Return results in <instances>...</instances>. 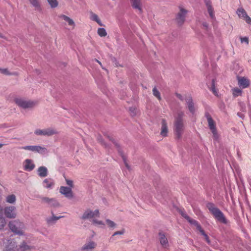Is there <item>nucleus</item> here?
I'll list each match as a JSON object with an SVG mask.
<instances>
[{"label":"nucleus","instance_id":"nucleus-50","mask_svg":"<svg viewBox=\"0 0 251 251\" xmlns=\"http://www.w3.org/2000/svg\"><path fill=\"white\" fill-rule=\"evenodd\" d=\"M176 96L177 98H178L179 99H180L181 100H183L182 96L180 94H176Z\"/></svg>","mask_w":251,"mask_h":251},{"label":"nucleus","instance_id":"nucleus-13","mask_svg":"<svg viewBox=\"0 0 251 251\" xmlns=\"http://www.w3.org/2000/svg\"><path fill=\"white\" fill-rule=\"evenodd\" d=\"M97 246V243L92 241H87L81 247V251H87L88 250H91L95 249Z\"/></svg>","mask_w":251,"mask_h":251},{"label":"nucleus","instance_id":"nucleus-49","mask_svg":"<svg viewBox=\"0 0 251 251\" xmlns=\"http://www.w3.org/2000/svg\"><path fill=\"white\" fill-rule=\"evenodd\" d=\"M180 213L182 216L184 217L185 219H189V216L187 215V214L183 210H180Z\"/></svg>","mask_w":251,"mask_h":251},{"label":"nucleus","instance_id":"nucleus-22","mask_svg":"<svg viewBox=\"0 0 251 251\" xmlns=\"http://www.w3.org/2000/svg\"><path fill=\"white\" fill-rule=\"evenodd\" d=\"M186 103L188 105V107L189 111L192 113H194L195 110V106L194 103L193 102L192 99L191 98H189L186 100Z\"/></svg>","mask_w":251,"mask_h":251},{"label":"nucleus","instance_id":"nucleus-10","mask_svg":"<svg viewBox=\"0 0 251 251\" xmlns=\"http://www.w3.org/2000/svg\"><path fill=\"white\" fill-rule=\"evenodd\" d=\"M208 126L213 134V138L214 140H217L218 134L215 126V123L210 116H207Z\"/></svg>","mask_w":251,"mask_h":251},{"label":"nucleus","instance_id":"nucleus-55","mask_svg":"<svg viewBox=\"0 0 251 251\" xmlns=\"http://www.w3.org/2000/svg\"><path fill=\"white\" fill-rule=\"evenodd\" d=\"M0 37H2V36H1V35H0Z\"/></svg>","mask_w":251,"mask_h":251},{"label":"nucleus","instance_id":"nucleus-45","mask_svg":"<svg viewBox=\"0 0 251 251\" xmlns=\"http://www.w3.org/2000/svg\"><path fill=\"white\" fill-rule=\"evenodd\" d=\"M241 42L242 43H245L247 45L249 44V38L247 37H240Z\"/></svg>","mask_w":251,"mask_h":251},{"label":"nucleus","instance_id":"nucleus-48","mask_svg":"<svg viewBox=\"0 0 251 251\" xmlns=\"http://www.w3.org/2000/svg\"><path fill=\"white\" fill-rule=\"evenodd\" d=\"M67 184L69 186V187L71 188L73 186V181L71 180L66 179Z\"/></svg>","mask_w":251,"mask_h":251},{"label":"nucleus","instance_id":"nucleus-21","mask_svg":"<svg viewBox=\"0 0 251 251\" xmlns=\"http://www.w3.org/2000/svg\"><path fill=\"white\" fill-rule=\"evenodd\" d=\"M63 217H64L63 216H55L52 214V216L47 218L46 221L48 224H52L55 223L58 220Z\"/></svg>","mask_w":251,"mask_h":251},{"label":"nucleus","instance_id":"nucleus-38","mask_svg":"<svg viewBox=\"0 0 251 251\" xmlns=\"http://www.w3.org/2000/svg\"><path fill=\"white\" fill-rule=\"evenodd\" d=\"M125 232V230L124 229H123L122 230H120V231H116L112 235V236L110 237V240H112V241H113L114 240V237L116 235H123L124 234Z\"/></svg>","mask_w":251,"mask_h":251},{"label":"nucleus","instance_id":"nucleus-34","mask_svg":"<svg viewBox=\"0 0 251 251\" xmlns=\"http://www.w3.org/2000/svg\"><path fill=\"white\" fill-rule=\"evenodd\" d=\"M6 224V221L5 218L2 215H0V230L3 229Z\"/></svg>","mask_w":251,"mask_h":251},{"label":"nucleus","instance_id":"nucleus-42","mask_svg":"<svg viewBox=\"0 0 251 251\" xmlns=\"http://www.w3.org/2000/svg\"><path fill=\"white\" fill-rule=\"evenodd\" d=\"M199 231L201 233V234L204 236V237L205 238V240L206 241V242L208 244H210V240H209L207 235L204 232V230L201 228Z\"/></svg>","mask_w":251,"mask_h":251},{"label":"nucleus","instance_id":"nucleus-47","mask_svg":"<svg viewBox=\"0 0 251 251\" xmlns=\"http://www.w3.org/2000/svg\"><path fill=\"white\" fill-rule=\"evenodd\" d=\"M244 19L246 21L247 24L250 25L251 24V18L248 15L246 16Z\"/></svg>","mask_w":251,"mask_h":251},{"label":"nucleus","instance_id":"nucleus-19","mask_svg":"<svg viewBox=\"0 0 251 251\" xmlns=\"http://www.w3.org/2000/svg\"><path fill=\"white\" fill-rule=\"evenodd\" d=\"M38 176L41 177H45L48 175L47 168L45 166H41L37 170Z\"/></svg>","mask_w":251,"mask_h":251},{"label":"nucleus","instance_id":"nucleus-17","mask_svg":"<svg viewBox=\"0 0 251 251\" xmlns=\"http://www.w3.org/2000/svg\"><path fill=\"white\" fill-rule=\"evenodd\" d=\"M159 240L163 248L167 249L169 247L168 239L164 233L161 232L159 233Z\"/></svg>","mask_w":251,"mask_h":251},{"label":"nucleus","instance_id":"nucleus-26","mask_svg":"<svg viewBox=\"0 0 251 251\" xmlns=\"http://www.w3.org/2000/svg\"><path fill=\"white\" fill-rule=\"evenodd\" d=\"M30 3L34 7L36 10L39 11L41 10V4L39 0H34Z\"/></svg>","mask_w":251,"mask_h":251},{"label":"nucleus","instance_id":"nucleus-3","mask_svg":"<svg viewBox=\"0 0 251 251\" xmlns=\"http://www.w3.org/2000/svg\"><path fill=\"white\" fill-rule=\"evenodd\" d=\"M184 113L179 112L176 117L175 122V132L177 139H180L182 135L184 130V125L182 121V117Z\"/></svg>","mask_w":251,"mask_h":251},{"label":"nucleus","instance_id":"nucleus-7","mask_svg":"<svg viewBox=\"0 0 251 251\" xmlns=\"http://www.w3.org/2000/svg\"><path fill=\"white\" fill-rule=\"evenodd\" d=\"M3 213L5 216L9 219H15L17 215L16 207L12 205L5 207Z\"/></svg>","mask_w":251,"mask_h":251},{"label":"nucleus","instance_id":"nucleus-24","mask_svg":"<svg viewBox=\"0 0 251 251\" xmlns=\"http://www.w3.org/2000/svg\"><path fill=\"white\" fill-rule=\"evenodd\" d=\"M35 152H38L41 154H45L48 152L47 149L41 146H35Z\"/></svg>","mask_w":251,"mask_h":251},{"label":"nucleus","instance_id":"nucleus-30","mask_svg":"<svg viewBox=\"0 0 251 251\" xmlns=\"http://www.w3.org/2000/svg\"><path fill=\"white\" fill-rule=\"evenodd\" d=\"M187 220L192 225H195L197 228L198 229V230H201L202 228L201 226V225L199 224V223L196 221L194 219H193L192 218H191L190 217H189V219H187Z\"/></svg>","mask_w":251,"mask_h":251},{"label":"nucleus","instance_id":"nucleus-2","mask_svg":"<svg viewBox=\"0 0 251 251\" xmlns=\"http://www.w3.org/2000/svg\"><path fill=\"white\" fill-rule=\"evenodd\" d=\"M8 226L10 229L15 234L19 235H25V225L19 220H17L9 222Z\"/></svg>","mask_w":251,"mask_h":251},{"label":"nucleus","instance_id":"nucleus-27","mask_svg":"<svg viewBox=\"0 0 251 251\" xmlns=\"http://www.w3.org/2000/svg\"><path fill=\"white\" fill-rule=\"evenodd\" d=\"M90 18L92 20L97 22L100 26L103 25L101 21L100 20L97 14L92 12L91 13Z\"/></svg>","mask_w":251,"mask_h":251},{"label":"nucleus","instance_id":"nucleus-52","mask_svg":"<svg viewBox=\"0 0 251 251\" xmlns=\"http://www.w3.org/2000/svg\"><path fill=\"white\" fill-rule=\"evenodd\" d=\"M237 114H238V115L239 117H240L241 118H243V114H240V113H238Z\"/></svg>","mask_w":251,"mask_h":251},{"label":"nucleus","instance_id":"nucleus-40","mask_svg":"<svg viewBox=\"0 0 251 251\" xmlns=\"http://www.w3.org/2000/svg\"><path fill=\"white\" fill-rule=\"evenodd\" d=\"M48 1L52 8H55L58 5L57 0H48Z\"/></svg>","mask_w":251,"mask_h":251},{"label":"nucleus","instance_id":"nucleus-41","mask_svg":"<svg viewBox=\"0 0 251 251\" xmlns=\"http://www.w3.org/2000/svg\"><path fill=\"white\" fill-rule=\"evenodd\" d=\"M152 92H153V95L156 97L159 100H161V97H160V93L157 90V89L154 87L153 90H152Z\"/></svg>","mask_w":251,"mask_h":251},{"label":"nucleus","instance_id":"nucleus-43","mask_svg":"<svg viewBox=\"0 0 251 251\" xmlns=\"http://www.w3.org/2000/svg\"><path fill=\"white\" fill-rule=\"evenodd\" d=\"M52 200L49 203L50 206L57 207L59 206V203L55 199L52 198Z\"/></svg>","mask_w":251,"mask_h":251},{"label":"nucleus","instance_id":"nucleus-4","mask_svg":"<svg viewBox=\"0 0 251 251\" xmlns=\"http://www.w3.org/2000/svg\"><path fill=\"white\" fill-rule=\"evenodd\" d=\"M14 101L19 107L24 109L32 108L36 105L35 101L23 98H16Z\"/></svg>","mask_w":251,"mask_h":251},{"label":"nucleus","instance_id":"nucleus-36","mask_svg":"<svg viewBox=\"0 0 251 251\" xmlns=\"http://www.w3.org/2000/svg\"><path fill=\"white\" fill-rule=\"evenodd\" d=\"M92 223L94 225L99 226L100 227H103L104 226V224L102 221L98 220L95 219L92 220Z\"/></svg>","mask_w":251,"mask_h":251},{"label":"nucleus","instance_id":"nucleus-29","mask_svg":"<svg viewBox=\"0 0 251 251\" xmlns=\"http://www.w3.org/2000/svg\"><path fill=\"white\" fill-rule=\"evenodd\" d=\"M236 13L239 18L243 19L247 15L246 11L243 8H239L237 10Z\"/></svg>","mask_w":251,"mask_h":251},{"label":"nucleus","instance_id":"nucleus-20","mask_svg":"<svg viewBox=\"0 0 251 251\" xmlns=\"http://www.w3.org/2000/svg\"><path fill=\"white\" fill-rule=\"evenodd\" d=\"M205 5L206 6L208 12L209 14L210 17L213 19L214 18L213 9L211 6V2L210 0H205L204 1Z\"/></svg>","mask_w":251,"mask_h":251},{"label":"nucleus","instance_id":"nucleus-16","mask_svg":"<svg viewBox=\"0 0 251 251\" xmlns=\"http://www.w3.org/2000/svg\"><path fill=\"white\" fill-rule=\"evenodd\" d=\"M60 193L67 198H71L73 197V193L70 187L61 186L60 188Z\"/></svg>","mask_w":251,"mask_h":251},{"label":"nucleus","instance_id":"nucleus-53","mask_svg":"<svg viewBox=\"0 0 251 251\" xmlns=\"http://www.w3.org/2000/svg\"><path fill=\"white\" fill-rule=\"evenodd\" d=\"M5 145V144H4L0 143V149L1 148Z\"/></svg>","mask_w":251,"mask_h":251},{"label":"nucleus","instance_id":"nucleus-11","mask_svg":"<svg viewBox=\"0 0 251 251\" xmlns=\"http://www.w3.org/2000/svg\"><path fill=\"white\" fill-rule=\"evenodd\" d=\"M237 80L239 86L242 89L246 88L250 86V81L246 77L238 76Z\"/></svg>","mask_w":251,"mask_h":251},{"label":"nucleus","instance_id":"nucleus-9","mask_svg":"<svg viewBox=\"0 0 251 251\" xmlns=\"http://www.w3.org/2000/svg\"><path fill=\"white\" fill-rule=\"evenodd\" d=\"M34 133L38 136H50L56 134L57 131L52 128H48L43 129H37L35 130Z\"/></svg>","mask_w":251,"mask_h":251},{"label":"nucleus","instance_id":"nucleus-14","mask_svg":"<svg viewBox=\"0 0 251 251\" xmlns=\"http://www.w3.org/2000/svg\"><path fill=\"white\" fill-rule=\"evenodd\" d=\"M160 135L162 137H166L168 133V127L166 120L162 119L161 122Z\"/></svg>","mask_w":251,"mask_h":251},{"label":"nucleus","instance_id":"nucleus-1","mask_svg":"<svg viewBox=\"0 0 251 251\" xmlns=\"http://www.w3.org/2000/svg\"><path fill=\"white\" fill-rule=\"evenodd\" d=\"M206 206L211 214L217 222L225 225H228L229 224V220L226 218L223 212L214 203L208 202Z\"/></svg>","mask_w":251,"mask_h":251},{"label":"nucleus","instance_id":"nucleus-23","mask_svg":"<svg viewBox=\"0 0 251 251\" xmlns=\"http://www.w3.org/2000/svg\"><path fill=\"white\" fill-rule=\"evenodd\" d=\"M60 18L63 19L66 22H67L69 25L72 26L73 28H74L75 27V22H74V21L72 19L70 18L69 17L66 16V15H61Z\"/></svg>","mask_w":251,"mask_h":251},{"label":"nucleus","instance_id":"nucleus-5","mask_svg":"<svg viewBox=\"0 0 251 251\" xmlns=\"http://www.w3.org/2000/svg\"><path fill=\"white\" fill-rule=\"evenodd\" d=\"M0 245L3 247V251H15V242L8 238H4L3 236H0Z\"/></svg>","mask_w":251,"mask_h":251},{"label":"nucleus","instance_id":"nucleus-12","mask_svg":"<svg viewBox=\"0 0 251 251\" xmlns=\"http://www.w3.org/2000/svg\"><path fill=\"white\" fill-rule=\"evenodd\" d=\"M35 167V165L33 161L30 159H26L23 162V168L26 171L30 172L32 171Z\"/></svg>","mask_w":251,"mask_h":251},{"label":"nucleus","instance_id":"nucleus-51","mask_svg":"<svg viewBox=\"0 0 251 251\" xmlns=\"http://www.w3.org/2000/svg\"><path fill=\"white\" fill-rule=\"evenodd\" d=\"M202 25L206 28H207V27H208V24L206 23H203Z\"/></svg>","mask_w":251,"mask_h":251},{"label":"nucleus","instance_id":"nucleus-32","mask_svg":"<svg viewBox=\"0 0 251 251\" xmlns=\"http://www.w3.org/2000/svg\"><path fill=\"white\" fill-rule=\"evenodd\" d=\"M232 94L234 97H237L241 96L242 94V91L238 88H234L232 89Z\"/></svg>","mask_w":251,"mask_h":251},{"label":"nucleus","instance_id":"nucleus-18","mask_svg":"<svg viewBox=\"0 0 251 251\" xmlns=\"http://www.w3.org/2000/svg\"><path fill=\"white\" fill-rule=\"evenodd\" d=\"M131 5L134 9H137L141 13L143 11L141 0H130Z\"/></svg>","mask_w":251,"mask_h":251},{"label":"nucleus","instance_id":"nucleus-46","mask_svg":"<svg viewBox=\"0 0 251 251\" xmlns=\"http://www.w3.org/2000/svg\"><path fill=\"white\" fill-rule=\"evenodd\" d=\"M50 201L52 200V198H49L48 197H43L42 198V201L43 202L47 203L49 204V202H50Z\"/></svg>","mask_w":251,"mask_h":251},{"label":"nucleus","instance_id":"nucleus-35","mask_svg":"<svg viewBox=\"0 0 251 251\" xmlns=\"http://www.w3.org/2000/svg\"><path fill=\"white\" fill-rule=\"evenodd\" d=\"M19 149L35 152V146H26L24 147H19Z\"/></svg>","mask_w":251,"mask_h":251},{"label":"nucleus","instance_id":"nucleus-25","mask_svg":"<svg viewBox=\"0 0 251 251\" xmlns=\"http://www.w3.org/2000/svg\"><path fill=\"white\" fill-rule=\"evenodd\" d=\"M16 201V196L14 194H11L7 196L5 198L6 202L10 204H14Z\"/></svg>","mask_w":251,"mask_h":251},{"label":"nucleus","instance_id":"nucleus-31","mask_svg":"<svg viewBox=\"0 0 251 251\" xmlns=\"http://www.w3.org/2000/svg\"><path fill=\"white\" fill-rule=\"evenodd\" d=\"M115 146L117 147L118 151L119 154H120V155L121 156V157H122L123 161H124V163L125 164V165L126 166V167H127V169H129V166L126 162V156L124 155L123 152L122 151L121 149L119 148V146L118 145V144H115Z\"/></svg>","mask_w":251,"mask_h":251},{"label":"nucleus","instance_id":"nucleus-6","mask_svg":"<svg viewBox=\"0 0 251 251\" xmlns=\"http://www.w3.org/2000/svg\"><path fill=\"white\" fill-rule=\"evenodd\" d=\"M178 8L179 11L176 16V20L179 25H182L185 21V17L188 11L184 8L182 5H179Z\"/></svg>","mask_w":251,"mask_h":251},{"label":"nucleus","instance_id":"nucleus-54","mask_svg":"<svg viewBox=\"0 0 251 251\" xmlns=\"http://www.w3.org/2000/svg\"><path fill=\"white\" fill-rule=\"evenodd\" d=\"M96 61H97V62H98L100 64V65H101V63H100V61H99L98 60H96Z\"/></svg>","mask_w":251,"mask_h":251},{"label":"nucleus","instance_id":"nucleus-44","mask_svg":"<svg viewBox=\"0 0 251 251\" xmlns=\"http://www.w3.org/2000/svg\"><path fill=\"white\" fill-rule=\"evenodd\" d=\"M210 90L212 91V92L214 94H215V95L217 94V91L216 90V88H215V86L214 79L212 80L211 86L210 87Z\"/></svg>","mask_w":251,"mask_h":251},{"label":"nucleus","instance_id":"nucleus-28","mask_svg":"<svg viewBox=\"0 0 251 251\" xmlns=\"http://www.w3.org/2000/svg\"><path fill=\"white\" fill-rule=\"evenodd\" d=\"M33 248V247L28 245L25 242H23L20 245V249L22 251H27Z\"/></svg>","mask_w":251,"mask_h":251},{"label":"nucleus","instance_id":"nucleus-39","mask_svg":"<svg viewBox=\"0 0 251 251\" xmlns=\"http://www.w3.org/2000/svg\"><path fill=\"white\" fill-rule=\"evenodd\" d=\"M106 223L109 227L112 228H115L116 226V224L113 221L109 219L106 220Z\"/></svg>","mask_w":251,"mask_h":251},{"label":"nucleus","instance_id":"nucleus-8","mask_svg":"<svg viewBox=\"0 0 251 251\" xmlns=\"http://www.w3.org/2000/svg\"><path fill=\"white\" fill-rule=\"evenodd\" d=\"M99 216L100 213L99 210L96 209L93 211L88 209L84 212L80 218L83 220L92 219H94L96 217H99Z\"/></svg>","mask_w":251,"mask_h":251},{"label":"nucleus","instance_id":"nucleus-37","mask_svg":"<svg viewBox=\"0 0 251 251\" xmlns=\"http://www.w3.org/2000/svg\"><path fill=\"white\" fill-rule=\"evenodd\" d=\"M98 34L100 37H105L107 35V32L104 28H99L98 29Z\"/></svg>","mask_w":251,"mask_h":251},{"label":"nucleus","instance_id":"nucleus-15","mask_svg":"<svg viewBox=\"0 0 251 251\" xmlns=\"http://www.w3.org/2000/svg\"><path fill=\"white\" fill-rule=\"evenodd\" d=\"M43 186L48 189H52L54 187V180L51 178L45 179L42 182Z\"/></svg>","mask_w":251,"mask_h":251},{"label":"nucleus","instance_id":"nucleus-33","mask_svg":"<svg viewBox=\"0 0 251 251\" xmlns=\"http://www.w3.org/2000/svg\"><path fill=\"white\" fill-rule=\"evenodd\" d=\"M0 73L5 75H17L18 74L16 72L10 73L6 68H0Z\"/></svg>","mask_w":251,"mask_h":251}]
</instances>
